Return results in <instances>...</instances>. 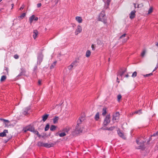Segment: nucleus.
I'll use <instances>...</instances> for the list:
<instances>
[{"label": "nucleus", "instance_id": "f257e3e1", "mask_svg": "<svg viewBox=\"0 0 158 158\" xmlns=\"http://www.w3.org/2000/svg\"><path fill=\"white\" fill-rule=\"evenodd\" d=\"M81 122V119L78 120L77 121V124L76 125L75 132L77 134H79L82 132L83 127H81L80 124Z\"/></svg>", "mask_w": 158, "mask_h": 158}, {"label": "nucleus", "instance_id": "f03ea898", "mask_svg": "<svg viewBox=\"0 0 158 158\" xmlns=\"http://www.w3.org/2000/svg\"><path fill=\"white\" fill-rule=\"evenodd\" d=\"M24 132H26L27 131H30L33 132L35 134L39 135L38 132L35 130L34 128L31 126H29L24 128L23 130Z\"/></svg>", "mask_w": 158, "mask_h": 158}, {"label": "nucleus", "instance_id": "7ed1b4c3", "mask_svg": "<svg viewBox=\"0 0 158 158\" xmlns=\"http://www.w3.org/2000/svg\"><path fill=\"white\" fill-rule=\"evenodd\" d=\"M106 17L105 16V13L104 11H102L100 14L98 20L101 21L105 22H106Z\"/></svg>", "mask_w": 158, "mask_h": 158}, {"label": "nucleus", "instance_id": "20e7f679", "mask_svg": "<svg viewBox=\"0 0 158 158\" xmlns=\"http://www.w3.org/2000/svg\"><path fill=\"white\" fill-rule=\"evenodd\" d=\"M78 61L77 60H75L70 65L68 66V69L69 70H72L73 67L77 66V63H78Z\"/></svg>", "mask_w": 158, "mask_h": 158}, {"label": "nucleus", "instance_id": "39448f33", "mask_svg": "<svg viewBox=\"0 0 158 158\" xmlns=\"http://www.w3.org/2000/svg\"><path fill=\"white\" fill-rule=\"evenodd\" d=\"M82 27L80 25H78L75 32V35H77L82 32Z\"/></svg>", "mask_w": 158, "mask_h": 158}, {"label": "nucleus", "instance_id": "423d86ee", "mask_svg": "<svg viewBox=\"0 0 158 158\" xmlns=\"http://www.w3.org/2000/svg\"><path fill=\"white\" fill-rule=\"evenodd\" d=\"M38 20V18L35 17V15H34L31 16L29 18V21L31 24L32 23L33 21H37Z\"/></svg>", "mask_w": 158, "mask_h": 158}, {"label": "nucleus", "instance_id": "0eeeda50", "mask_svg": "<svg viewBox=\"0 0 158 158\" xmlns=\"http://www.w3.org/2000/svg\"><path fill=\"white\" fill-rule=\"evenodd\" d=\"M110 117L109 115H108L106 117L103 122L104 125H107L110 122Z\"/></svg>", "mask_w": 158, "mask_h": 158}, {"label": "nucleus", "instance_id": "6e6552de", "mask_svg": "<svg viewBox=\"0 0 158 158\" xmlns=\"http://www.w3.org/2000/svg\"><path fill=\"white\" fill-rule=\"evenodd\" d=\"M119 113L118 112H117L113 115V121L117 122V120L118 119L119 117Z\"/></svg>", "mask_w": 158, "mask_h": 158}, {"label": "nucleus", "instance_id": "1a4fd4ad", "mask_svg": "<svg viewBox=\"0 0 158 158\" xmlns=\"http://www.w3.org/2000/svg\"><path fill=\"white\" fill-rule=\"evenodd\" d=\"M43 55L41 53H40L39 54L38 59H37V63L40 64L41 63L42 61Z\"/></svg>", "mask_w": 158, "mask_h": 158}, {"label": "nucleus", "instance_id": "9d476101", "mask_svg": "<svg viewBox=\"0 0 158 158\" xmlns=\"http://www.w3.org/2000/svg\"><path fill=\"white\" fill-rule=\"evenodd\" d=\"M70 129V127H69L67 126L63 129L61 131H63L64 132H65V134H66L67 135L69 133Z\"/></svg>", "mask_w": 158, "mask_h": 158}, {"label": "nucleus", "instance_id": "9b49d317", "mask_svg": "<svg viewBox=\"0 0 158 158\" xmlns=\"http://www.w3.org/2000/svg\"><path fill=\"white\" fill-rule=\"evenodd\" d=\"M76 20L79 23H81L83 21L82 18L80 16H77L75 17Z\"/></svg>", "mask_w": 158, "mask_h": 158}, {"label": "nucleus", "instance_id": "f8f14e48", "mask_svg": "<svg viewBox=\"0 0 158 158\" xmlns=\"http://www.w3.org/2000/svg\"><path fill=\"white\" fill-rule=\"evenodd\" d=\"M0 120L3 121L6 127H8L10 125V121L9 120L2 118H0Z\"/></svg>", "mask_w": 158, "mask_h": 158}, {"label": "nucleus", "instance_id": "ddd939ff", "mask_svg": "<svg viewBox=\"0 0 158 158\" xmlns=\"http://www.w3.org/2000/svg\"><path fill=\"white\" fill-rule=\"evenodd\" d=\"M8 132L7 130H4L3 132L0 133V137H4L6 136V133Z\"/></svg>", "mask_w": 158, "mask_h": 158}, {"label": "nucleus", "instance_id": "4468645a", "mask_svg": "<svg viewBox=\"0 0 158 158\" xmlns=\"http://www.w3.org/2000/svg\"><path fill=\"white\" fill-rule=\"evenodd\" d=\"M103 1L105 3V6L106 8L108 7V6L109 5L110 2L111 0H103Z\"/></svg>", "mask_w": 158, "mask_h": 158}, {"label": "nucleus", "instance_id": "2eb2a0df", "mask_svg": "<svg viewBox=\"0 0 158 158\" xmlns=\"http://www.w3.org/2000/svg\"><path fill=\"white\" fill-rule=\"evenodd\" d=\"M135 12L136 11L135 10H133L131 11L130 14V17L131 19H132L135 17Z\"/></svg>", "mask_w": 158, "mask_h": 158}, {"label": "nucleus", "instance_id": "dca6fc26", "mask_svg": "<svg viewBox=\"0 0 158 158\" xmlns=\"http://www.w3.org/2000/svg\"><path fill=\"white\" fill-rule=\"evenodd\" d=\"M125 72V71H123L121 72H119L118 73V74L117 75V80H118V77H124V73Z\"/></svg>", "mask_w": 158, "mask_h": 158}, {"label": "nucleus", "instance_id": "f3484780", "mask_svg": "<svg viewBox=\"0 0 158 158\" xmlns=\"http://www.w3.org/2000/svg\"><path fill=\"white\" fill-rule=\"evenodd\" d=\"M118 132L119 136L123 139H125V136L122 132H121L120 131H118Z\"/></svg>", "mask_w": 158, "mask_h": 158}, {"label": "nucleus", "instance_id": "a211bd4d", "mask_svg": "<svg viewBox=\"0 0 158 158\" xmlns=\"http://www.w3.org/2000/svg\"><path fill=\"white\" fill-rule=\"evenodd\" d=\"M54 145V144L52 143L51 144H48L46 143H44V145H43V147H45L49 148L51 147H53Z\"/></svg>", "mask_w": 158, "mask_h": 158}, {"label": "nucleus", "instance_id": "6ab92c4d", "mask_svg": "<svg viewBox=\"0 0 158 158\" xmlns=\"http://www.w3.org/2000/svg\"><path fill=\"white\" fill-rule=\"evenodd\" d=\"M147 52V51L145 49H143L141 53V56L142 57H143Z\"/></svg>", "mask_w": 158, "mask_h": 158}, {"label": "nucleus", "instance_id": "aec40b11", "mask_svg": "<svg viewBox=\"0 0 158 158\" xmlns=\"http://www.w3.org/2000/svg\"><path fill=\"white\" fill-rule=\"evenodd\" d=\"M38 32L37 30H35L33 31V37L34 39H35L37 36L38 35Z\"/></svg>", "mask_w": 158, "mask_h": 158}, {"label": "nucleus", "instance_id": "412c9836", "mask_svg": "<svg viewBox=\"0 0 158 158\" xmlns=\"http://www.w3.org/2000/svg\"><path fill=\"white\" fill-rule=\"evenodd\" d=\"M48 115L47 114H46L43 116L42 120L44 122H45L46 120L48 117Z\"/></svg>", "mask_w": 158, "mask_h": 158}, {"label": "nucleus", "instance_id": "4be33fe9", "mask_svg": "<svg viewBox=\"0 0 158 158\" xmlns=\"http://www.w3.org/2000/svg\"><path fill=\"white\" fill-rule=\"evenodd\" d=\"M95 119L96 120H98L99 118V112H97L95 115L94 117Z\"/></svg>", "mask_w": 158, "mask_h": 158}, {"label": "nucleus", "instance_id": "5701e85b", "mask_svg": "<svg viewBox=\"0 0 158 158\" xmlns=\"http://www.w3.org/2000/svg\"><path fill=\"white\" fill-rule=\"evenodd\" d=\"M91 52L89 50H87L86 52L85 56L87 57H89L91 55Z\"/></svg>", "mask_w": 158, "mask_h": 158}, {"label": "nucleus", "instance_id": "b1692460", "mask_svg": "<svg viewBox=\"0 0 158 158\" xmlns=\"http://www.w3.org/2000/svg\"><path fill=\"white\" fill-rule=\"evenodd\" d=\"M58 134L60 137H64L66 135V134H65L63 131H62L61 133H59Z\"/></svg>", "mask_w": 158, "mask_h": 158}, {"label": "nucleus", "instance_id": "393cba45", "mask_svg": "<svg viewBox=\"0 0 158 158\" xmlns=\"http://www.w3.org/2000/svg\"><path fill=\"white\" fill-rule=\"evenodd\" d=\"M106 107H104L102 109V115H104L106 114Z\"/></svg>", "mask_w": 158, "mask_h": 158}, {"label": "nucleus", "instance_id": "a878e982", "mask_svg": "<svg viewBox=\"0 0 158 158\" xmlns=\"http://www.w3.org/2000/svg\"><path fill=\"white\" fill-rule=\"evenodd\" d=\"M59 119L58 117H56L53 119V123H57V121Z\"/></svg>", "mask_w": 158, "mask_h": 158}, {"label": "nucleus", "instance_id": "bb28decb", "mask_svg": "<svg viewBox=\"0 0 158 158\" xmlns=\"http://www.w3.org/2000/svg\"><path fill=\"white\" fill-rule=\"evenodd\" d=\"M26 16L25 13H23L20 16L18 17L19 18H20L21 19H23Z\"/></svg>", "mask_w": 158, "mask_h": 158}, {"label": "nucleus", "instance_id": "cd10ccee", "mask_svg": "<svg viewBox=\"0 0 158 158\" xmlns=\"http://www.w3.org/2000/svg\"><path fill=\"white\" fill-rule=\"evenodd\" d=\"M6 79V76H2L0 81L2 82L4 81Z\"/></svg>", "mask_w": 158, "mask_h": 158}, {"label": "nucleus", "instance_id": "c85d7f7f", "mask_svg": "<svg viewBox=\"0 0 158 158\" xmlns=\"http://www.w3.org/2000/svg\"><path fill=\"white\" fill-rule=\"evenodd\" d=\"M56 61H54L51 65L50 68L51 69H53L56 65Z\"/></svg>", "mask_w": 158, "mask_h": 158}, {"label": "nucleus", "instance_id": "c756f323", "mask_svg": "<svg viewBox=\"0 0 158 158\" xmlns=\"http://www.w3.org/2000/svg\"><path fill=\"white\" fill-rule=\"evenodd\" d=\"M153 11V8L152 7H150L148 11V14H149L152 13Z\"/></svg>", "mask_w": 158, "mask_h": 158}, {"label": "nucleus", "instance_id": "7c9ffc66", "mask_svg": "<svg viewBox=\"0 0 158 158\" xmlns=\"http://www.w3.org/2000/svg\"><path fill=\"white\" fill-rule=\"evenodd\" d=\"M37 145L39 146L43 147V145H44V143L41 142H39L38 143Z\"/></svg>", "mask_w": 158, "mask_h": 158}, {"label": "nucleus", "instance_id": "2f4dec72", "mask_svg": "<svg viewBox=\"0 0 158 158\" xmlns=\"http://www.w3.org/2000/svg\"><path fill=\"white\" fill-rule=\"evenodd\" d=\"M56 128V127L55 126L52 125L50 128V130L51 131H53Z\"/></svg>", "mask_w": 158, "mask_h": 158}, {"label": "nucleus", "instance_id": "473e14b6", "mask_svg": "<svg viewBox=\"0 0 158 158\" xmlns=\"http://www.w3.org/2000/svg\"><path fill=\"white\" fill-rule=\"evenodd\" d=\"M137 73L136 72H134L133 73H132V77H135L137 76Z\"/></svg>", "mask_w": 158, "mask_h": 158}, {"label": "nucleus", "instance_id": "72a5a7b5", "mask_svg": "<svg viewBox=\"0 0 158 158\" xmlns=\"http://www.w3.org/2000/svg\"><path fill=\"white\" fill-rule=\"evenodd\" d=\"M49 125L48 124H47L45 128V131H48L49 128Z\"/></svg>", "mask_w": 158, "mask_h": 158}, {"label": "nucleus", "instance_id": "f704fd0d", "mask_svg": "<svg viewBox=\"0 0 158 158\" xmlns=\"http://www.w3.org/2000/svg\"><path fill=\"white\" fill-rule=\"evenodd\" d=\"M122 98V96L121 95L119 94L117 96L118 100V101H119Z\"/></svg>", "mask_w": 158, "mask_h": 158}, {"label": "nucleus", "instance_id": "c9c22d12", "mask_svg": "<svg viewBox=\"0 0 158 158\" xmlns=\"http://www.w3.org/2000/svg\"><path fill=\"white\" fill-rule=\"evenodd\" d=\"M152 75V73H151L146 75H144L143 76L144 77H148Z\"/></svg>", "mask_w": 158, "mask_h": 158}, {"label": "nucleus", "instance_id": "e433bc0d", "mask_svg": "<svg viewBox=\"0 0 158 158\" xmlns=\"http://www.w3.org/2000/svg\"><path fill=\"white\" fill-rule=\"evenodd\" d=\"M126 34H123V35H122L120 37L119 39H121L123 38H124V37H125L126 36Z\"/></svg>", "mask_w": 158, "mask_h": 158}, {"label": "nucleus", "instance_id": "4c0bfd02", "mask_svg": "<svg viewBox=\"0 0 158 158\" xmlns=\"http://www.w3.org/2000/svg\"><path fill=\"white\" fill-rule=\"evenodd\" d=\"M41 6V3H39L37 4V6L38 8L40 7Z\"/></svg>", "mask_w": 158, "mask_h": 158}, {"label": "nucleus", "instance_id": "58836bf2", "mask_svg": "<svg viewBox=\"0 0 158 158\" xmlns=\"http://www.w3.org/2000/svg\"><path fill=\"white\" fill-rule=\"evenodd\" d=\"M14 57L16 59H18L19 58V56L17 55H15L14 56Z\"/></svg>", "mask_w": 158, "mask_h": 158}, {"label": "nucleus", "instance_id": "ea45409f", "mask_svg": "<svg viewBox=\"0 0 158 158\" xmlns=\"http://www.w3.org/2000/svg\"><path fill=\"white\" fill-rule=\"evenodd\" d=\"M140 111H141V110H140L139 111H138L135 112L134 113H135V114L139 113V114H140Z\"/></svg>", "mask_w": 158, "mask_h": 158}, {"label": "nucleus", "instance_id": "a19ab883", "mask_svg": "<svg viewBox=\"0 0 158 158\" xmlns=\"http://www.w3.org/2000/svg\"><path fill=\"white\" fill-rule=\"evenodd\" d=\"M91 48L93 50H94V44H93L91 45Z\"/></svg>", "mask_w": 158, "mask_h": 158}, {"label": "nucleus", "instance_id": "79ce46f5", "mask_svg": "<svg viewBox=\"0 0 158 158\" xmlns=\"http://www.w3.org/2000/svg\"><path fill=\"white\" fill-rule=\"evenodd\" d=\"M24 8V6H22L20 8V10H22Z\"/></svg>", "mask_w": 158, "mask_h": 158}, {"label": "nucleus", "instance_id": "37998d69", "mask_svg": "<svg viewBox=\"0 0 158 158\" xmlns=\"http://www.w3.org/2000/svg\"><path fill=\"white\" fill-rule=\"evenodd\" d=\"M114 128V127H110L108 129V130H112Z\"/></svg>", "mask_w": 158, "mask_h": 158}, {"label": "nucleus", "instance_id": "c03bdc74", "mask_svg": "<svg viewBox=\"0 0 158 158\" xmlns=\"http://www.w3.org/2000/svg\"><path fill=\"white\" fill-rule=\"evenodd\" d=\"M128 38H129V37H127L126 40H125L123 41V42H126L127 40L128 39Z\"/></svg>", "mask_w": 158, "mask_h": 158}, {"label": "nucleus", "instance_id": "a18cd8bd", "mask_svg": "<svg viewBox=\"0 0 158 158\" xmlns=\"http://www.w3.org/2000/svg\"><path fill=\"white\" fill-rule=\"evenodd\" d=\"M140 5H141V6H143V4H141L140 5H138V6H137V7L138 8L140 7V6H139Z\"/></svg>", "mask_w": 158, "mask_h": 158}, {"label": "nucleus", "instance_id": "49530a36", "mask_svg": "<svg viewBox=\"0 0 158 158\" xmlns=\"http://www.w3.org/2000/svg\"><path fill=\"white\" fill-rule=\"evenodd\" d=\"M41 80H39L38 81V84L39 85H40L41 84Z\"/></svg>", "mask_w": 158, "mask_h": 158}, {"label": "nucleus", "instance_id": "de8ad7c7", "mask_svg": "<svg viewBox=\"0 0 158 158\" xmlns=\"http://www.w3.org/2000/svg\"><path fill=\"white\" fill-rule=\"evenodd\" d=\"M139 140H136V143H137L139 144Z\"/></svg>", "mask_w": 158, "mask_h": 158}, {"label": "nucleus", "instance_id": "09e8293b", "mask_svg": "<svg viewBox=\"0 0 158 158\" xmlns=\"http://www.w3.org/2000/svg\"><path fill=\"white\" fill-rule=\"evenodd\" d=\"M158 136L156 134V133L154 134L153 135H152V136Z\"/></svg>", "mask_w": 158, "mask_h": 158}, {"label": "nucleus", "instance_id": "8fccbe9b", "mask_svg": "<svg viewBox=\"0 0 158 158\" xmlns=\"http://www.w3.org/2000/svg\"><path fill=\"white\" fill-rule=\"evenodd\" d=\"M129 77V75L128 74H126L125 76H124V77Z\"/></svg>", "mask_w": 158, "mask_h": 158}, {"label": "nucleus", "instance_id": "3c124183", "mask_svg": "<svg viewBox=\"0 0 158 158\" xmlns=\"http://www.w3.org/2000/svg\"><path fill=\"white\" fill-rule=\"evenodd\" d=\"M11 5H12V8L11 9H12L14 6V4H11Z\"/></svg>", "mask_w": 158, "mask_h": 158}, {"label": "nucleus", "instance_id": "603ef678", "mask_svg": "<svg viewBox=\"0 0 158 158\" xmlns=\"http://www.w3.org/2000/svg\"><path fill=\"white\" fill-rule=\"evenodd\" d=\"M58 2V0H57V1L56 2H55V4H56Z\"/></svg>", "mask_w": 158, "mask_h": 158}, {"label": "nucleus", "instance_id": "864d4df0", "mask_svg": "<svg viewBox=\"0 0 158 158\" xmlns=\"http://www.w3.org/2000/svg\"><path fill=\"white\" fill-rule=\"evenodd\" d=\"M134 7L135 8H136V4L135 3H134Z\"/></svg>", "mask_w": 158, "mask_h": 158}, {"label": "nucleus", "instance_id": "5fc2aeb1", "mask_svg": "<svg viewBox=\"0 0 158 158\" xmlns=\"http://www.w3.org/2000/svg\"><path fill=\"white\" fill-rule=\"evenodd\" d=\"M156 134L157 135V136H158V131L156 133Z\"/></svg>", "mask_w": 158, "mask_h": 158}, {"label": "nucleus", "instance_id": "6e6d98bb", "mask_svg": "<svg viewBox=\"0 0 158 158\" xmlns=\"http://www.w3.org/2000/svg\"><path fill=\"white\" fill-rule=\"evenodd\" d=\"M27 113V112H26V111H25L24 113V114H26Z\"/></svg>", "mask_w": 158, "mask_h": 158}, {"label": "nucleus", "instance_id": "4d7b16f0", "mask_svg": "<svg viewBox=\"0 0 158 158\" xmlns=\"http://www.w3.org/2000/svg\"><path fill=\"white\" fill-rule=\"evenodd\" d=\"M2 0H0V2H1Z\"/></svg>", "mask_w": 158, "mask_h": 158}, {"label": "nucleus", "instance_id": "13d9d810", "mask_svg": "<svg viewBox=\"0 0 158 158\" xmlns=\"http://www.w3.org/2000/svg\"><path fill=\"white\" fill-rule=\"evenodd\" d=\"M8 70V69H6V70Z\"/></svg>", "mask_w": 158, "mask_h": 158}]
</instances>
